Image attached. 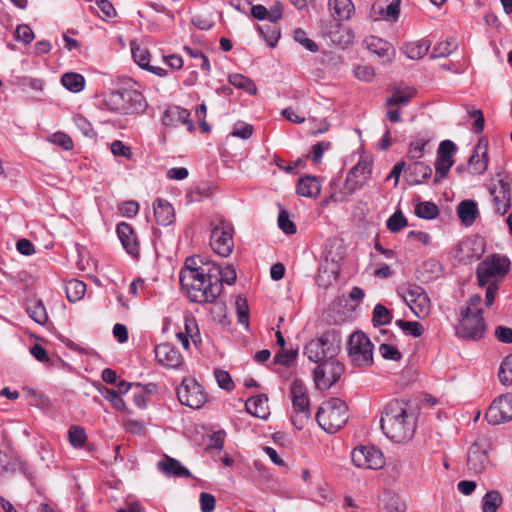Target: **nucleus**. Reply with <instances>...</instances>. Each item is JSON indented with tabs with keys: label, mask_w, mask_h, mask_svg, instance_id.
I'll use <instances>...</instances> for the list:
<instances>
[{
	"label": "nucleus",
	"mask_w": 512,
	"mask_h": 512,
	"mask_svg": "<svg viewBox=\"0 0 512 512\" xmlns=\"http://www.w3.org/2000/svg\"><path fill=\"white\" fill-rule=\"evenodd\" d=\"M215 277L205 263L199 269H181L179 280L190 301L204 304L213 303L219 297V285Z\"/></svg>",
	"instance_id": "obj_1"
},
{
	"label": "nucleus",
	"mask_w": 512,
	"mask_h": 512,
	"mask_svg": "<svg viewBox=\"0 0 512 512\" xmlns=\"http://www.w3.org/2000/svg\"><path fill=\"white\" fill-rule=\"evenodd\" d=\"M380 425L387 438L397 443L411 439L416 429L413 414L408 412L407 403L401 400H393L385 406Z\"/></svg>",
	"instance_id": "obj_2"
},
{
	"label": "nucleus",
	"mask_w": 512,
	"mask_h": 512,
	"mask_svg": "<svg viewBox=\"0 0 512 512\" xmlns=\"http://www.w3.org/2000/svg\"><path fill=\"white\" fill-rule=\"evenodd\" d=\"M482 298L480 295H472L466 306L461 308V320L456 333L466 340H480L486 331V324L483 318V310L480 307Z\"/></svg>",
	"instance_id": "obj_3"
},
{
	"label": "nucleus",
	"mask_w": 512,
	"mask_h": 512,
	"mask_svg": "<svg viewBox=\"0 0 512 512\" xmlns=\"http://www.w3.org/2000/svg\"><path fill=\"white\" fill-rule=\"evenodd\" d=\"M371 174L372 165L370 161L359 160V162L348 171L342 189L339 192H332L326 201L347 202L350 196L367 184L371 178Z\"/></svg>",
	"instance_id": "obj_4"
},
{
	"label": "nucleus",
	"mask_w": 512,
	"mask_h": 512,
	"mask_svg": "<svg viewBox=\"0 0 512 512\" xmlns=\"http://www.w3.org/2000/svg\"><path fill=\"white\" fill-rule=\"evenodd\" d=\"M341 335L334 329L327 330L321 337L309 341L304 348L308 359L318 365L333 359L340 351Z\"/></svg>",
	"instance_id": "obj_5"
},
{
	"label": "nucleus",
	"mask_w": 512,
	"mask_h": 512,
	"mask_svg": "<svg viewBox=\"0 0 512 512\" xmlns=\"http://www.w3.org/2000/svg\"><path fill=\"white\" fill-rule=\"evenodd\" d=\"M347 411L348 407L343 400L331 398L319 407L315 419L325 432L332 434L346 424Z\"/></svg>",
	"instance_id": "obj_6"
},
{
	"label": "nucleus",
	"mask_w": 512,
	"mask_h": 512,
	"mask_svg": "<svg viewBox=\"0 0 512 512\" xmlns=\"http://www.w3.org/2000/svg\"><path fill=\"white\" fill-rule=\"evenodd\" d=\"M104 103L110 111L121 114L139 113L146 109L143 94L134 89L112 91L106 96Z\"/></svg>",
	"instance_id": "obj_7"
},
{
	"label": "nucleus",
	"mask_w": 512,
	"mask_h": 512,
	"mask_svg": "<svg viewBox=\"0 0 512 512\" xmlns=\"http://www.w3.org/2000/svg\"><path fill=\"white\" fill-rule=\"evenodd\" d=\"M290 397L293 406L291 417L293 425L301 430L311 416L308 389L301 380L295 379L290 386Z\"/></svg>",
	"instance_id": "obj_8"
},
{
	"label": "nucleus",
	"mask_w": 512,
	"mask_h": 512,
	"mask_svg": "<svg viewBox=\"0 0 512 512\" xmlns=\"http://www.w3.org/2000/svg\"><path fill=\"white\" fill-rule=\"evenodd\" d=\"M210 246L215 253L220 256L228 257L234 248V227L233 225L220 217L211 221Z\"/></svg>",
	"instance_id": "obj_9"
},
{
	"label": "nucleus",
	"mask_w": 512,
	"mask_h": 512,
	"mask_svg": "<svg viewBox=\"0 0 512 512\" xmlns=\"http://www.w3.org/2000/svg\"><path fill=\"white\" fill-rule=\"evenodd\" d=\"M348 357L355 367L364 368L373 364V344L363 332H355L347 341Z\"/></svg>",
	"instance_id": "obj_10"
},
{
	"label": "nucleus",
	"mask_w": 512,
	"mask_h": 512,
	"mask_svg": "<svg viewBox=\"0 0 512 512\" xmlns=\"http://www.w3.org/2000/svg\"><path fill=\"white\" fill-rule=\"evenodd\" d=\"M509 269V261L506 258L493 256L478 264L476 274L479 286L495 283L502 278Z\"/></svg>",
	"instance_id": "obj_11"
},
{
	"label": "nucleus",
	"mask_w": 512,
	"mask_h": 512,
	"mask_svg": "<svg viewBox=\"0 0 512 512\" xmlns=\"http://www.w3.org/2000/svg\"><path fill=\"white\" fill-rule=\"evenodd\" d=\"M344 365L335 358L320 363L313 371L314 382L318 389L331 388L342 376Z\"/></svg>",
	"instance_id": "obj_12"
},
{
	"label": "nucleus",
	"mask_w": 512,
	"mask_h": 512,
	"mask_svg": "<svg viewBox=\"0 0 512 512\" xmlns=\"http://www.w3.org/2000/svg\"><path fill=\"white\" fill-rule=\"evenodd\" d=\"M177 397L181 404L192 409H199L206 402V393L202 386L191 378L183 379L177 388Z\"/></svg>",
	"instance_id": "obj_13"
},
{
	"label": "nucleus",
	"mask_w": 512,
	"mask_h": 512,
	"mask_svg": "<svg viewBox=\"0 0 512 512\" xmlns=\"http://www.w3.org/2000/svg\"><path fill=\"white\" fill-rule=\"evenodd\" d=\"M403 298L416 317L424 319L430 314L431 302L421 286L416 284L408 285Z\"/></svg>",
	"instance_id": "obj_14"
},
{
	"label": "nucleus",
	"mask_w": 512,
	"mask_h": 512,
	"mask_svg": "<svg viewBox=\"0 0 512 512\" xmlns=\"http://www.w3.org/2000/svg\"><path fill=\"white\" fill-rule=\"evenodd\" d=\"M351 459L358 468L377 470L384 466L383 453L375 446H359L352 450Z\"/></svg>",
	"instance_id": "obj_15"
},
{
	"label": "nucleus",
	"mask_w": 512,
	"mask_h": 512,
	"mask_svg": "<svg viewBox=\"0 0 512 512\" xmlns=\"http://www.w3.org/2000/svg\"><path fill=\"white\" fill-rule=\"evenodd\" d=\"M457 151V146L451 140H443L437 150V159L435 162L436 174L434 177V184H438L444 179L450 168L454 164L453 155Z\"/></svg>",
	"instance_id": "obj_16"
},
{
	"label": "nucleus",
	"mask_w": 512,
	"mask_h": 512,
	"mask_svg": "<svg viewBox=\"0 0 512 512\" xmlns=\"http://www.w3.org/2000/svg\"><path fill=\"white\" fill-rule=\"evenodd\" d=\"M485 418L492 425L512 420V393L501 395L495 399L486 411Z\"/></svg>",
	"instance_id": "obj_17"
},
{
	"label": "nucleus",
	"mask_w": 512,
	"mask_h": 512,
	"mask_svg": "<svg viewBox=\"0 0 512 512\" xmlns=\"http://www.w3.org/2000/svg\"><path fill=\"white\" fill-rule=\"evenodd\" d=\"M488 141L480 138L468 159L467 172L470 175H482L488 167Z\"/></svg>",
	"instance_id": "obj_18"
},
{
	"label": "nucleus",
	"mask_w": 512,
	"mask_h": 512,
	"mask_svg": "<svg viewBox=\"0 0 512 512\" xmlns=\"http://www.w3.org/2000/svg\"><path fill=\"white\" fill-rule=\"evenodd\" d=\"M499 188H490V194L493 197L494 210L499 215H504L508 212L511 206V187L507 178H502L501 174H497Z\"/></svg>",
	"instance_id": "obj_19"
},
{
	"label": "nucleus",
	"mask_w": 512,
	"mask_h": 512,
	"mask_svg": "<svg viewBox=\"0 0 512 512\" xmlns=\"http://www.w3.org/2000/svg\"><path fill=\"white\" fill-rule=\"evenodd\" d=\"M154 352L157 362L166 368L176 369L184 362L181 353L169 343L157 345Z\"/></svg>",
	"instance_id": "obj_20"
},
{
	"label": "nucleus",
	"mask_w": 512,
	"mask_h": 512,
	"mask_svg": "<svg viewBox=\"0 0 512 512\" xmlns=\"http://www.w3.org/2000/svg\"><path fill=\"white\" fill-rule=\"evenodd\" d=\"M116 232L126 252L131 256L138 257L139 243L132 226L126 222H121L117 225Z\"/></svg>",
	"instance_id": "obj_21"
},
{
	"label": "nucleus",
	"mask_w": 512,
	"mask_h": 512,
	"mask_svg": "<svg viewBox=\"0 0 512 512\" xmlns=\"http://www.w3.org/2000/svg\"><path fill=\"white\" fill-rule=\"evenodd\" d=\"M162 123L165 126H176L177 124L182 123L187 125L190 132L194 130V124L190 120V112L179 106L167 108L162 116Z\"/></svg>",
	"instance_id": "obj_22"
},
{
	"label": "nucleus",
	"mask_w": 512,
	"mask_h": 512,
	"mask_svg": "<svg viewBox=\"0 0 512 512\" xmlns=\"http://www.w3.org/2000/svg\"><path fill=\"white\" fill-rule=\"evenodd\" d=\"M405 170V178L408 184L418 185L423 183L432 175V169L429 165L419 160H411Z\"/></svg>",
	"instance_id": "obj_23"
},
{
	"label": "nucleus",
	"mask_w": 512,
	"mask_h": 512,
	"mask_svg": "<svg viewBox=\"0 0 512 512\" xmlns=\"http://www.w3.org/2000/svg\"><path fill=\"white\" fill-rule=\"evenodd\" d=\"M207 265L211 275L216 276L215 278L217 281L215 282L217 285H219V295L222 293L223 283L228 285L235 283L237 274L235 268L232 265H227L224 268L215 263H207Z\"/></svg>",
	"instance_id": "obj_24"
},
{
	"label": "nucleus",
	"mask_w": 512,
	"mask_h": 512,
	"mask_svg": "<svg viewBox=\"0 0 512 512\" xmlns=\"http://www.w3.org/2000/svg\"><path fill=\"white\" fill-rule=\"evenodd\" d=\"M158 469L168 476L174 477H191L190 471L184 467L181 462L173 457L165 455L162 460L158 462Z\"/></svg>",
	"instance_id": "obj_25"
},
{
	"label": "nucleus",
	"mask_w": 512,
	"mask_h": 512,
	"mask_svg": "<svg viewBox=\"0 0 512 512\" xmlns=\"http://www.w3.org/2000/svg\"><path fill=\"white\" fill-rule=\"evenodd\" d=\"M245 408L252 416L267 419L270 414L268 406V396L266 394H258L250 397L245 402Z\"/></svg>",
	"instance_id": "obj_26"
},
{
	"label": "nucleus",
	"mask_w": 512,
	"mask_h": 512,
	"mask_svg": "<svg viewBox=\"0 0 512 512\" xmlns=\"http://www.w3.org/2000/svg\"><path fill=\"white\" fill-rule=\"evenodd\" d=\"M153 207L155 220L159 225L168 226L174 222V208L168 201L158 198Z\"/></svg>",
	"instance_id": "obj_27"
},
{
	"label": "nucleus",
	"mask_w": 512,
	"mask_h": 512,
	"mask_svg": "<svg viewBox=\"0 0 512 512\" xmlns=\"http://www.w3.org/2000/svg\"><path fill=\"white\" fill-rule=\"evenodd\" d=\"M416 95V90L412 87L394 88L391 95L386 99L385 106L403 107L407 105Z\"/></svg>",
	"instance_id": "obj_28"
},
{
	"label": "nucleus",
	"mask_w": 512,
	"mask_h": 512,
	"mask_svg": "<svg viewBox=\"0 0 512 512\" xmlns=\"http://www.w3.org/2000/svg\"><path fill=\"white\" fill-rule=\"evenodd\" d=\"M488 464V457L485 451L477 445H473L468 452L467 466L474 473H482Z\"/></svg>",
	"instance_id": "obj_29"
},
{
	"label": "nucleus",
	"mask_w": 512,
	"mask_h": 512,
	"mask_svg": "<svg viewBox=\"0 0 512 512\" xmlns=\"http://www.w3.org/2000/svg\"><path fill=\"white\" fill-rule=\"evenodd\" d=\"M328 6L331 16L337 21L350 19L354 12V4L351 0H329Z\"/></svg>",
	"instance_id": "obj_30"
},
{
	"label": "nucleus",
	"mask_w": 512,
	"mask_h": 512,
	"mask_svg": "<svg viewBox=\"0 0 512 512\" xmlns=\"http://www.w3.org/2000/svg\"><path fill=\"white\" fill-rule=\"evenodd\" d=\"M457 215L465 226H471L479 215L477 203L474 200H463L458 204Z\"/></svg>",
	"instance_id": "obj_31"
},
{
	"label": "nucleus",
	"mask_w": 512,
	"mask_h": 512,
	"mask_svg": "<svg viewBox=\"0 0 512 512\" xmlns=\"http://www.w3.org/2000/svg\"><path fill=\"white\" fill-rule=\"evenodd\" d=\"M321 186L316 177L305 176L300 178L296 187L298 195L309 198H316L320 194Z\"/></svg>",
	"instance_id": "obj_32"
},
{
	"label": "nucleus",
	"mask_w": 512,
	"mask_h": 512,
	"mask_svg": "<svg viewBox=\"0 0 512 512\" xmlns=\"http://www.w3.org/2000/svg\"><path fill=\"white\" fill-rule=\"evenodd\" d=\"M430 46L431 42L429 40L422 39L405 43L402 47V51L409 59L418 60L427 54Z\"/></svg>",
	"instance_id": "obj_33"
},
{
	"label": "nucleus",
	"mask_w": 512,
	"mask_h": 512,
	"mask_svg": "<svg viewBox=\"0 0 512 512\" xmlns=\"http://www.w3.org/2000/svg\"><path fill=\"white\" fill-rule=\"evenodd\" d=\"M431 138L427 134H418L413 137L409 144L407 157L410 160H419L424 156L425 148Z\"/></svg>",
	"instance_id": "obj_34"
},
{
	"label": "nucleus",
	"mask_w": 512,
	"mask_h": 512,
	"mask_svg": "<svg viewBox=\"0 0 512 512\" xmlns=\"http://www.w3.org/2000/svg\"><path fill=\"white\" fill-rule=\"evenodd\" d=\"M61 83L67 90L73 93H78L85 87L84 77L75 72H67L63 74L61 77Z\"/></svg>",
	"instance_id": "obj_35"
},
{
	"label": "nucleus",
	"mask_w": 512,
	"mask_h": 512,
	"mask_svg": "<svg viewBox=\"0 0 512 512\" xmlns=\"http://www.w3.org/2000/svg\"><path fill=\"white\" fill-rule=\"evenodd\" d=\"M26 312L31 319L40 325H44L48 321L46 308L40 300L27 303Z\"/></svg>",
	"instance_id": "obj_36"
},
{
	"label": "nucleus",
	"mask_w": 512,
	"mask_h": 512,
	"mask_svg": "<svg viewBox=\"0 0 512 512\" xmlns=\"http://www.w3.org/2000/svg\"><path fill=\"white\" fill-rule=\"evenodd\" d=\"M65 292L70 302H76L85 295L86 284L78 279H71L65 285Z\"/></svg>",
	"instance_id": "obj_37"
},
{
	"label": "nucleus",
	"mask_w": 512,
	"mask_h": 512,
	"mask_svg": "<svg viewBox=\"0 0 512 512\" xmlns=\"http://www.w3.org/2000/svg\"><path fill=\"white\" fill-rule=\"evenodd\" d=\"M502 503L503 497L499 491H489L482 497V512H497Z\"/></svg>",
	"instance_id": "obj_38"
},
{
	"label": "nucleus",
	"mask_w": 512,
	"mask_h": 512,
	"mask_svg": "<svg viewBox=\"0 0 512 512\" xmlns=\"http://www.w3.org/2000/svg\"><path fill=\"white\" fill-rule=\"evenodd\" d=\"M228 82L238 89H242L251 95L257 93V87L255 83L248 77L242 74H231L228 77Z\"/></svg>",
	"instance_id": "obj_39"
},
{
	"label": "nucleus",
	"mask_w": 512,
	"mask_h": 512,
	"mask_svg": "<svg viewBox=\"0 0 512 512\" xmlns=\"http://www.w3.org/2000/svg\"><path fill=\"white\" fill-rule=\"evenodd\" d=\"M395 325L399 327L404 334L412 337H420L424 332V327L420 322L417 321H405L398 319L395 321Z\"/></svg>",
	"instance_id": "obj_40"
},
{
	"label": "nucleus",
	"mask_w": 512,
	"mask_h": 512,
	"mask_svg": "<svg viewBox=\"0 0 512 512\" xmlns=\"http://www.w3.org/2000/svg\"><path fill=\"white\" fill-rule=\"evenodd\" d=\"M415 214L419 218L423 219H434L439 214L437 205L433 202L424 201L420 202L415 207Z\"/></svg>",
	"instance_id": "obj_41"
},
{
	"label": "nucleus",
	"mask_w": 512,
	"mask_h": 512,
	"mask_svg": "<svg viewBox=\"0 0 512 512\" xmlns=\"http://www.w3.org/2000/svg\"><path fill=\"white\" fill-rule=\"evenodd\" d=\"M457 42L454 38L438 43L432 51V58L447 57L457 49Z\"/></svg>",
	"instance_id": "obj_42"
},
{
	"label": "nucleus",
	"mask_w": 512,
	"mask_h": 512,
	"mask_svg": "<svg viewBox=\"0 0 512 512\" xmlns=\"http://www.w3.org/2000/svg\"><path fill=\"white\" fill-rule=\"evenodd\" d=\"M68 439L74 448L77 449L83 447L87 440L85 429L77 425L70 426L68 430Z\"/></svg>",
	"instance_id": "obj_43"
},
{
	"label": "nucleus",
	"mask_w": 512,
	"mask_h": 512,
	"mask_svg": "<svg viewBox=\"0 0 512 512\" xmlns=\"http://www.w3.org/2000/svg\"><path fill=\"white\" fill-rule=\"evenodd\" d=\"M368 49L377 54L379 57L384 58L388 56L390 50V44L380 38L370 37L366 40Z\"/></svg>",
	"instance_id": "obj_44"
},
{
	"label": "nucleus",
	"mask_w": 512,
	"mask_h": 512,
	"mask_svg": "<svg viewBox=\"0 0 512 512\" xmlns=\"http://www.w3.org/2000/svg\"><path fill=\"white\" fill-rule=\"evenodd\" d=\"M372 321L374 326H384L392 321L391 312L382 304H376L373 309Z\"/></svg>",
	"instance_id": "obj_45"
},
{
	"label": "nucleus",
	"mask_w": 512,
	"mask_h": 512,
	"mask_svg": "<svg viewBox=\"0 0 512 512\" xmlns=\"http://www.w3.org/2000/svg\"><path fill=\"white\" fill-rule=\"evenodd\" d=\"M407 225V218L402 214L400 210L393 213L386 222L387 229L392 233L401 231Z\"/></svg>",
	"instance_id": "obj_46"
},
{
	"label": "nucleus",
	"mask_w": 512,
	"mask_h": 512,
	"mask_svg": "<svg viewBox=\"0 0 512 512\" xmlns=\"http://www.w3.org/2000/svg\"><path fill=\"white\" fill-rule=\"evenodd\" d=\"M498 378L503 385L512 384V354L503 359L499 368Z\"/></svg>",
	"instance_id": "obj_47"
},
{
	"label": "nucleus",
	"mask_w": 512,
	"mask_h": 512,
	"mask_svg": "<svg viewBox=\"0 0 512 512\" xmlns=\"http://www.w3.org/2000/svg\"><path fill=\"white\" fill-rule=\"evenodd\" d=\"M236 312L238 322L242 324L246 329L249 327V308L245 298L237 297L236 299Z\"/></svg>",
	"instance_id": "obj_48"
},
{
	"label": "nucleus",
	"mask_w": 512,
	"mask_h": 512,
	"mask_svg": "<svg viewBox=\"0 0 512 512\" xmlns=\"http://www.w3.org/2000/svg\"><path fill=\"white\" fill-rule=\"evenodd\" d=\"M400 0H392L387 7L381 8L380 14L384 20L395 22L400 15Z\"/></svg>",
	"instance_id": "obj_49"
},
{
	"label": "nucleus",
	"mask_w": 512,
	"mask_h": 512,
	"mask_svg": "<svg viewBox=\"0 0 512 512\" xmlns=\"http://www.w3.org/2000/svg\"><path fill=\"white\" fill-rule=\"evenodd\" d=\"M101 394L103 395V397L105 399H107L111 402L112 406L117 411L123 412L126 410V404H125L124 400L122 398H120L118 392L115 391L114 389L104 388L101 391Z\"/></svg>",
	"instance_id": "obj_50"
},
{
	"label": "nucleus",
	"mask_w": 512,
	"mask_h": 512,
	"mask_svg": "<svg viewBox=\"0 0 512 512\" xmlns=\"http://www.w3.org/2000/svg\"><path fill=\"white\" fill-rule=\"evenodd\" d=\"M298 350L297 349H290V350H284V348L279 351L275 357L274 362L276 364H280L283 366H290L297 358Z\"/></svg>",
	"instance_id": "obj_51"
},
{
	"label": "nucleus",
	"mask_w": 512,
	"mask_h": 512,
	"mask_svg": "<svg viewBox=\"0 0 512 512\" xmlns=\"http://www.w3.org/2000/svg\"><path fill=\"white\" fill-rule=\"evenodd\" d=\"M132 56L134 61L141 67H149L150 53L148 49L132 45Z\"/></svg>",
	"instance_id": "obj_52"
},
{
	"label": "nucleus",
	"mask_w": 512,
	"mask_h": 512,
	"mask_svg": "<svg viewBox=\"0 0 512 512\" xmlns=\"http://www.w3.org/2000/svg\"><path fill=\"white\" fill-rule=\"evenodd\" d=\"M278 226L287 235L296 233V225L290 220L289 214L285 210H281L278 215Z\"/></svg>",
	"instance_id": "obj_53"
},
{
	"label": "nucleus",
	"mask_w": 512,
	"mask_h": 512,
	"mask_svg": "<svg viewBox=\"0 0 512 512\" xmlns=\"http://www.w3.org/2000/svg\"><path fill=\"white\" fill-rule=\"evenodd\" d=\"M214 375L220 388L227 391H231L234 388V382L227 371L216 369Z\"/></svg>",
	"instance_id": "obj_54"
},
{
	"label": "nucleus",
	"mask_w": 512,
	"mask_h": 512,
	"mask_svg": "<svg viewBox=\"0 0 512 512\" xmlns=\"http://www.w3.org/2000/svg\"><path fill=\"white\" fill-rule=\"evenodd\" d=\"M379 353L386 360L399 361L402 358V354L395 346L386 343L379 346Z\"/></svg>",
	"instance_id": "obj_55"
},
{
	"label": "nucleus",
	"mask_w": 512,
	"mask_h": 512,
	"mask_svg": "<svg viewBox=\"0 0 512 512\" xmlns=\"http://www.w3.org/2000/svg\"><path fill=\"white\" fill-rule=\"evenodd\" d=\"M385 510L387 512H405L406 506L397 495H389L385 500Z\"/></svg>",
	"instance_id": "obj_56"
},
{
	"label": "nucleus",
	"mask_w": 512,
	"mask_h": 512,
	"mask_svg": "<svg viewBox=\"0 0 512 512\" xmlns=\"http://www.w3.org/2000/svg\"><path fill=\"white\" fill-rule=\"evenodd\" d=\"M294 39L311 52L318 50V45L313 40L309 39L306 32L302 29H296L294 31Z\"/></svg>",
	"instance_id": "obj_57"
},
{
	"label": "nucleus",
	"mask_w": 512,
	"mask_h": 512,
	"mask_svg": "<svg viewBox=\"0 0 512 512\" xmlns=\"http://www.w3.org/2000/svg\"><path fill=\"white\" fill-rule=\"evenodd\" d=\"M51 142L58 146H61L65 150H71L73 148V141L71 137L63 132H56L51 136Z\"/></svg>",
	"instance_id": "obj_58"
},
{
	"label": "nucleus",
	"mask_w": 512,
	"mask_h": 512,
	"mask_svg": "<svg viewBox=\"0 0 512 512\" xmlns=\"http://www.w3.org/2000/svg\"><path fill=\"white\" fill-rule=\"evenodd\" d=\"M111 152L115 156H121L126 159H130L132 157V151L131 148L127 145H125L120 140H115L111 144Z\"/></svg>",
	"instance_id": "obj_59"
},
{
	"label": "nucleus",
	"mask_w": 512,
	"mask_h": 512,
	"mask_svg": "<svg viewBox=\"0 0 512 512\" xmlns=\"http://www.w3.org/2000/svg\"><path fill=\"white\" fill-rule=\"evenodd\" d=\"M16 39L22 41L24 44H29L34 39L32 29L25 24L18 25L15 31Z\"/></svg>",
	"instance_id": "obj_60"
},
{
	"label": "nucleus",
	"mask_w": 512,
	"mask_h": 512,
	"mask_svg": "<svg viewBox=\"0 0 512 512\" xmlns=\"http://www.w3.org/2000/svg\"><path fill=\"white\" fill-rule=\"evenodd\" d=\"M201 512H213L215 509L216 499L207 492H202L199 497Z\"/></svg>",
	"instance_id": "obj_61"
},
{
	"label": "nucleus",
	"mask_w": 512,
	"mask_h": 512,
	"mask_svg": "<svg viewBox=\"0 0 512 512\" xmlns=\"http://www.w3.org/2000/svg\"><path fill=\"white\" fill-rule=\"evenodd\" d=\"M354 75L361 81H371L374 77V69L367 65H359L354 69Z\"/></svg>",
	"instance_id": "obj_62"
},
{
	"label": "nucleus",
	"mask_w": 512,
	"mask_h": 512,
	"mask_svg": "<svg viewBox=\"0 0 512 512\" xmlns=\"http://www.w3.org/2000/svg\"><path fill=\"white\" fill-rule=\"evenodd\" d=\"M121 214L125 217H134L139 211V205L136 201H126L119 207Z\"/></svg>",
	"instance_id": "obj_63"
},
{
	"label": "nucleus",
	"mask_w": 512,
	"mask_h": 512,
	"mask_svg": "<svg viewBox=\"0 0 512 512\" xmlns=\"http://www.w3.org/2000/svg\"><path fill=\"white\" fill-rule=\"evenodd\" d=\"M495 336L502 343H512V329L505 326H498L495 329Z\"/></svg>",
	"instance_id": "obj_64"
}]
</instances>
